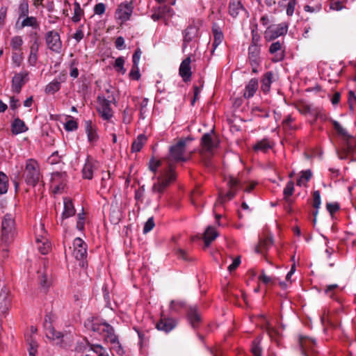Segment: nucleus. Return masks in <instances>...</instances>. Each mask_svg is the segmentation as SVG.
Instances as JSON below:
<instances>
[{"mask_svg":"<svg viewBox=\"0 0 356 356\" xmlns=\"http://www.w3.org/2000/svg\"><path fill=\"white\" fill-rule=\"evenodd\" d=\"M167 169L158 177L157 181L152 186L154 193H161L176 179V168L178 163V143L170 147L169 154L165 158Z\"/></svg>","mask_w":356,"mask_h":356,"instance_id":"nucleus-1","label":"nucleus"},{"mask_svg":"<svg viewBox=\"0 0 356 356\" xmlns=\"http://www.w3.org/2000/svg\"><path fill=\"white\" fill-rule=\"evenodd\" d=\"M92 331L102 334L106 342L111 344V348L114 349L118 355H122L124 350L118 341V337L115 334L114 330L109 324L104 322L101 323H92L91 325Z\"/></svg>","mask_w":356,"mask_h":356,"instance_id":"nucleus-2","label":"nucleus"},{"mask_svg":"<svg viewBox=\"0 0 356 356\" xmlns=\"http://www.w3.org/2000/svg\"><path fill=\"white\" fill-rule=\"evenodd\" d=\"M16 235L15 222L12 214H6L1 222V248L6 256L8 245L14 240Z\"/></svg>","mask_w":356,"mask_h":356,"instance_id":"nucleus-3","label":"nucleus"},{"mask_svg":"<svg viewBox=\"0 0 356 356\" xmlns=\"http://www.w3.org/2000/svg\"><path fill=\"white\" fill-rule=\"evenodd\" d=\"M23 176L28 185L35 186L40 181L41 178L40 166L35 160L32 159L26 160Z\"/></svg>","mask_w":356,"mask_h":356,"instance_id":"nucleus-4","label":"nucleus"},{"mask_svg":"<svg viewBox=\"0 0 356 356\" xmlns=\"http://www.w3.org/2000/svg\"><path fill=\"white\" fill-rule=\"evenodd\" d=\"M288 29L289 24L287 22L269 25L264 33V39L266 42L273 41L280 36L285 35Z\"/></svg>","mask_w":356,"mask_h":356,"instance_id":"nucleus-5","label":"nucleus"},{"mask_svg":"<svg viewBox=\"0 0 356 356\" xmlns=\"http://www.w3.org/2000/svg\"><path fill=\"white\" fill-rule=\"evenodd\" d=\"M179 308L184 309L186 318L191 326L197 327L202 321L201 314L197 305H188L185 302H179Z\"/></svg>","mask_w":356,"mask_h":356,"instance_id":"nucleus-6","label":"nucleus"},{"mask_svg":"<svg viewBox=\"0 0 356 356\" xmlns=\"http://www.w3.org/2000/svg\"><path fill=\"white\" fill-rule=\"evenodd\" d=\"M35 241L39 251L42 254H46L51 249V243L46 238L44 225L40 223L35 227Z\"/></svg>","mask_w":356,"mask_h":356,"instance_id":"nucleus-7","label":"nucleus"},{"mask_svg":"<svg viewBox=\"0 0 356 356\" xmlns=\"http://www.w3.org/2000/svg\"><path fill=\"white\" fill-rule=\"evenodd\" d=\"M72 254L74 258L79 261V265L84 266V259L87 255V245L86 243L79 237L76 238L72 244Z\"/></svg>","mask_w":356,"mask_h":356,"instance_id":"nucleus-8","label":"nucleus"},{"mask_svg":"<svg viewBox=\"0 0 356 356\" xmlns=\"http://www.w3.org/2000/svg\"><path fill=\"white\" fill-rule=\"evenodd\" d=\"M238 181L234 177H230L227 182V186L229 188L228 191L223 193L220 191L219 192V197L217 202L222 204L234 198L238 190Z\"/></svg>","mask_w":356,"mask_h":356,"instance_id":"nucleus-9","label":"nucleus"},{"mask_svg":"<svg viewBox=\"0 0 356 356\" xmlns=\"http://www.w3.org/2000/svg\"><path fill=\"white\" fill-rule=\"evenodd\" d=\"M195 60V55L190 54L185 58L179 65V76L184 82H189L191 80L192 71L191 63Z\"/></svg>","mask_w":356,"mask_h":356,"instance_id":"nucleus-10","label":"nucleus"},{"mask_svg":"<svg viewBox=\"0 0 356 356\" xmlns=\"http://www.w3.org/2000/svg\"><path fill=\"white\" fill-rule=\"evenodd\" d=\"M111 101L106 99L103 96H99L97 97V111L102 118L106 121L110 120L113 116V111L111 107Z\"/></svg>","mask_w":356,"mask_h":356,"instance_id":"nucleus-11","label":"nucleus"},{"mask_svg":"<svg viewBox=\"0 0 356 356\" xmlns=\"http://www.w3.org/2000/svg\"><path fill=\"white\" fill-rule=\"evenodd\" d=\"M133 8L132 1H126L121 3L115 10V18L120 20L122 23L127 22L131 17Z\"/></svg>","mask_w":356,"mask_h":356,"instance_id":"nucleus-12","label":"nucleus"},{"mask_svg":"<svg viewBox=\"0 0 356 356\" xmlns=\"http://www.w3.org/2000/svg\"><path fill=\"white\" fill-rule=\"evenodd\" d=\"M193 138L187 137L184 139H179V161H186L190 159L195 149L190 147Z\"/></svg>","mask_w":356,"mask_h":356,"instance_id":"nucleus-13","label":"nucleus"},{"mask_svg":"<svg viewBox=\"0 0 356 356\" xmlns=\"http://www.w3.org/2000/svg\"><path fill=\"white\" fill-rule=\"evenodd\" d=\"M66 174L65 172H54L51 175V187L54 193H61L65 186Z\"/></svg>","mask_w":356,"mask_h":356,"instance_id":"nucleus-14","label":"nucleus"},{"mask_svg":"<svg viewBox=\"0 0 356 356\" xmlns=\"http://www.w3.org/2000/svg\"><path fill=\"white\" fill-rule=\"evenodd\" d=\"M46 43L48 47L53 51L59 53L62 49V42L60 35L55 31H50L46 35Z\"/></svg>","mask_w":356,"mask_h":356,"instance_id":"nucleus-15","label":"nucleus"},{"mask_svg":"<svg viewBox=\"0 0 356 356\" xmlns=\"http://www.w3.org/2000/svg\"><path fill=\"white\" fill-rule=\"evenodd\" d=\"M269 53L273 55V62L282 61L285 58V47L284 42L280 41L273 42L269 47Z\"/></svg>","mask_w":356,"mask_h":356,"instance_id":"nucleus-16","label":"nucleus"},{"mask_svg":"<svg viewBox=\"0 0 356 356\" xmlns=\"http://www.w3.org/2000/svg\"><path fill=\"white\" fill-rule=\"evenodd\" d=\"M260 53L261 48L260 47H254L253 45H250L248 47V60L252 68V72H257V67L260 64L261 58H260Z\"/></svg>","mask_w":356,"mask_h":356,"instance_id":"nucleus-17","label":"nucleus"},{"mask_svg":"<svg viewBox=\"0 0 356 356\" xmlns=\"http://www.w3.org/2000/svg\"><path fill=\"white\" fill-rule=\"evenodd\" d=\"M98 168V163L90 156H88L82 169V175L84 179H91L93 174Z\"/></svg>","mask_w":356,"mask_h":356,"instance_id":"nucleus-18","label":"nucleus"},{"mask_svg":"<svg viewBox=\"0 0 356 356\" xmlns=\"http://www.w3.org/2000/svg\"><path fill=\"white\" fill-rule=\"evenodd\" d=\"M223 23L221 24L218 22H213L212 24V33L213 35V50L212 52L216 49V48L224 40V34L222 33V26Z\"/></svg>","mask_w":356,"mask_h":356,"instance_id":"nucleus-19","label":"nucleus"},{"mask_svg":"<svg viewBox=\"0 0 356 356\" xmlns=\"http://www.w3.org/2000/svg\"><path fill=\"white\" fill-rule=\"evenodd\" d=\"M28 72H21L15 74L12 79V90L19 93L27 81Z\"/></svg>","mask_w":356,"mask_h":356,"instance_id":"nucleus-20","label":"nucleus"},{"mask_svg":"<svg viewBox=\"0 0 356 356\" xmlns=\"http://www.w3.org/2000/svg\"><path fill=\"white\" fill-rule=\"evenodd\" d=\"M202 149L208 152H211L218 145L216 138H214L211 134H204L201 138Z\"/></svg>","mask_w":356,"mask_h":356,"instance_id":"nucleus-21","label":"nucleus"},{"mask_svg":"<svg viewBox=\"0 0 356 356\" xmlns=\"http://www.w3.org/2000/svg\"><path fill=\"white\" fill-rule=\"evenodd\" d=\"M228 12L233 18H236L241 12L246 13V10L241 0H230L228 6Z\"/></svg>","mask_w":356,"mask_h":356,"instance_id":"nucleus-22","label":"nucleus"},{"mask_svg":"<svg viewBox=\"0 0 356 356\" xmlns=\"http://www.w3.org/2000/svg\"><path fill=\"white\" fill-rule=\"evenodd\" d=\"M75 214V209L74 205L69 198L64 199V211L61 216V225H64V220L73 216Z\"/></svg>","mask_w":356,"mask_h":356,"instance_id":"nucleus-23","label":"nucleus"},{"mask_svg":"<svg viewBox=\"0 0 356 356\" xmlns=\"http://www.w3.org/2000/svg\"><path fill=\"white\" fill-rule=\"evenodd\" d=\"M273 147V143L268 138H263L257 141L253 146L252 149L254 152H266Z\"/></svg>","mask_w":356,"mask_h":356,"instance_id":"nucleus-24","label":"nucleus"},{"mask_svg":"<svg viewBox=\"0 0 356 356\" xmlns=\"http://www.w3.org/2000/svg\"><path fill=\"white\" fill-rule=\"evenodd\" d=\"M257 89H258V80L254 78L251 79L245 88L243 97L245 99H249L250 97H252L254 95V94L256 93Z\"/></svg>","mask_w":356,"mask_h":356,"instance_id":"nucleus-25","label":"nucleus"},{"mask_svg":"<svg viewBox=\"0 0 356 356\" xmlns=\"http://www.w3.org/2000/svg\"><path fill=\"white\" fill-rule=\"evenodd\" d=\"M273 241L271 238H265L260 239L258 245L255 248V252L263 255H266L268 250L272 247Z\"/></svg>","mask_w":356,"mask_h":356,"instance_id":"nucleus-26","label":"nucleus"},{"mask_svg":"<svg viewBox=\"0 0 356 356\" xmlns=\"http://www.w3.org/2000/svg\"><path fill=\"white\" fill-rule=\"evenodd\" d=\"M28 130L24 122L19 118H15L11 124V131L14 135L24 133Z\"/></svg>","mask_w":356,"mask_h":356,"instance_id":"nucleus-27","label":"nucleus"},{"mask_svg":"<svg viewBox=\"0 0 356 356\" xmlns=\"http://www.w3.org/2000/svg\"><path fill=\"white\" fill-rule=\"evenodd\" d=\"M176 326V323L171 318H163L157 324L156 328L165 332H169Z\"/></svg>","mask_w":356,"mask_h":356,"instance_id":"nucleus-28","label":"nucleus"},{"mask_svg":"<svg viewBox=\"0 0 356 356\" xmlns=\"http://www.w3.org/2000/svg\"><path fill=\"white\" fill-rule=\"evenodd\" d=\"M218 236V233L214 227L211 226L208 227L205 230L203 236L205 247L208 248L212 241L217 238Z\"/></svg>","mask_w":356,"mask_h":356,"instance_id":"nucleus-29","label":"nucleus"},{"mask_svg":"<svg viewBox=\"0 0 356 356\" xmlns=\"http://www.w3.org/2000/svg\"><path fill=\"white\" fill-rule=\"evenodd\" d=\"M39 44L35 41L30 47V52L27 61L31 66H35L38 58Z\"/></svg>","mask_w":356,"mask_h":356,"instance_id":"nucleus-30","label":"nucleus"},{"mask_svg":"<svg viewBox=\"0 0 356 356\" xmlns=\"http://www.w3.org/2000/svg\"><path fill=\"white\" fill-rule=\"evenodd\" d=\"M300 346L301 348L302 353L305 356H309L308 350H311L312 351H314L315 343L313 340L307 337H300Z\"/></svg>","mask_w":356,"mask_h":356,"instance_id":"nucleus-31","label":"nucleus"},{"mask_svg":"<svg viewBox=\"0 0 356 356\" xmlns=\"http://www.w3.org/2000/svg\"><path fill=\"white\" fill-rule=\"evenodd\" d=\"M10 304L9 291L7 289L3 288L0 292V309L1 312H6L10 306Z\"/></svg>","mask_w":356,"mask_h":356,"instance_id":"nucleus-32","label":"nucleus"},{"mask_svg":"<svg viewBox=\"0 0 356 356\" xmlns=\"http://www.w3.org/2000/svg\"><path fill=\"white\" fill-rule=\"evenodd\" d=\"M273 72H266L261 80V89L264 93H267L270 90L271 83H273Z\"/></svg>","mask_w":356,"mask_h":356,"instance_id":"nucleus-33","label":"nucleus"},{"mask_svg":"<svg viewBox=\"0 0 356 356\" xmlns=\"http://www.w3.org/2000/svg\"><path fill=\"white\" fill-rule=\"evenodd\" d=\"M296 108L302 114H316V111L309 104L305 101H298L295 104Z\"/></svg>","mask_w":356,"mask_h":356,"instance_id":"nucleus-34","label":"nucleus"},{"mask_svg":"<svg viewBox=\"0 0 356 356\" xmlns=\"http://www.w3.org/2000/svg\"><path fill=\"white\" fill-rule=\"evenodd\" d=\"M147 141V138L143 134H140L137 138L133 142L131 150L134 152H138L141 150L143 145Z\"/></svg>","mask_w":356,"mask_h":356,"instance_id":"nucleus-35","label":"nucleus"},{"mask_svg":"<svg viewBox=\"0 0 356 356\" xmlns=\"http://www.w3.org/2000/svg\"><path fill=\"white\" fill-rule=\"evenodd\" d=\"M250 350L253 356L262 355V348L261 346V339L259 337H257L253 340Z\"/></svg>","mask_w":356,"mask_h":356,"instance_id":"nucleus-36","label":"nucleus"},{"mask_svg":"<svg viewBox=\"0 0 356 356\" xmlns=\"http://www.w3.org/2000/svg\"><path fill=\"white\" fill-rule=\"evenodd\" d=\"M23 19L21 22L19 29H23L26 26H29L32 28H36L38 25L37 19L35 17H28V15L25 17H22Z\"/></svg>","mask_w":356,"mask_h":356,"instance_id":"nucleus-37","label":"nucleus"},{"mask_svg":"<svg viewBox=\"0 0 356 356\" xmlns=\"http://www.w3.org/2000/svg\"><path fill=\"white\" fill-rule=\"evenodd\" d=\"M18 13H19V19L17 22V26L18 25L19 20L22 17H26L29 14V4L26 1L23 0L19 3V7H18Z\"/></svg>","mask_w":356,"mask_h":356,"instance_id":"nucleus-38","label":"nucleus"},{"mask_svg":"<svg viewBox=\"0 0 356 356\" xmlns=\"http://www.w3.org/2000/svg\"><path fill=\"white\" fill-rule=\"evenodd\" d=\"M46 336L47 338L51 340L59 339L63 337V334L60 332L57 331L54 327L49 325L46 327Z\"/></svg>","mask_w":356,"mask_h":356,"instance_id":"nucleus-39","label":"nucleus"},{"mask_svg":"<svg viewBox=\"0 0 356 356\" xmlns=\"http://www.w3.org/2000/svg\"><path fill=\"white\" fill-rule=\"evenodd\" d=\"M293 192L294 183L292 181H289L287 182L283 191L284 199L285 200L286 202H290V197L293 194Z\"/></svg>","mask_w":356,"mask_h":356,"instance_id":"nucleus-40","label":"nucleus"},{"mask_svg":"<svg viewBox=\"0 0 356 356\" xmlns=\"http://www.w3.org/2000/svg\"><path fill=\"white\" fill-rule=\"evenodd\" d=\"M26 341L29 345V356H35L37 353L38 344L31 336H26Z\"/></svg>","mask_w":356,"mask_h":356,"instance_id":"nucleus-41","label":"nucleus"},{"mask_svg":"<svg viewBox=\"0 0 356 356\" xmlns=\"http://www.w3.org/2000/svg\"><path fill=\"white\" fill-rule=\"evenodd\" d=\"M86 133L88 141L90 143H94L97 141L98 136L96 133V130L92 127L90 122H87Z\"/></svg>","mask_w":356,"mask_h":356,"instance_id":"nucleus-42","label":"nucleus"},{"mask_svg":"<svg viewBox=\"0 0 356 356\" xmlns=\"http://www.w3.org/2000/svg\"><path fill=\"white\" fill-rule=\"evenodd\" d=\"M312 172L309 170L302 171L301 172V175L299 177V179L297 181V185L301 186H306L307 183L309 181V180L312 177Z\"/></svg>","mask_w":356,"mask_h":356,"instance_id":"nucleus-43","label":"nucleus"},{"mask_svg":"<svg viewBox=\"0 0 356 356\" xmlns=\"http://www.w3.org/2000/svg\"><path fill=\"white\" fill-rule=\"evenodd\" d=\"M197 31V30L195 27L188 26L185 31L184 42H186V41H191L192 38L196 35ZM185 47V43H184L183 51H184Z\"/></svg>","mask_w":356,"mask_h":356,"instance_id":"nucleus-44","label":"nucleus"},{"mask_svg":"<svg viewBox=\"0 0 356 356\" xmlns=\"http://www.w3.org/2000/svg\"><path fill=\"white\" fill-rule=\"evenodd\" d=\"M197 31V30L195 27L188 26L185 31L184 42H186V41H191L192 38L196 35ZM185 47V43H184L183 51H184Z\"/></svg>","mask_w":356,"mask_h":356,"instance_id":"nucleus-45","label":"nucleus"},{"mask_svg":"<svg viewBox=\"0 0 356 356\" xmlns=\"http://www.w3.org/2000/svg\"><path fill=\"white\" fill-rule=\"evenodd\" d=\"M8 178L7 175L0 172V194H5L8 191Z\"/></svg>","mask_w":356,"mask_h":356,"instance_id":"nucleus-46","label":"nucleus"},{"mask_svg":"<svg viewBox=\"0 0 356 356\" xmlns=\"http://www.w3.org/2000/svg\"><path fill=\"white\" fill-rule=\"evenodd\" d=\"M23 44L24 41L22 36L15 35L10 39V47L14 50V51L20 50V48Z\"/></svg>","mask_w":356,"mask_h":356,"instance_id":"nucleus-47","label":"nucleus"},{"mask_svg":"<svg viewBox=\"0 0 356 356\" xmlns=\"http://www.w3.org/2000/svg\"><path fill=\"white\" fill-rule=\"evenodd\" d=\"M60 87V83L56 79L50 82L45 88V92L48 94H54L58 91Z\"/></svg>","mask_w":356,"mask_h":356,"instance_id":"nucleus-48","label":"nucleus"},{"mask_svg":"<svg viewBox=\"0 0 356 356\" xmlns=\"http://www.w3.org/2000/svg\"><path fill=\"white\" fill-rule=\"evenodd\" d=\"M124 58L121 56L115 59L113 66L117 72L122 74H124L126 73V69L124 67Z\"/></svg>","mask_w":356,"mask_h":356,"instance_id":"nucleus-49","label":"nucleus"},{"mask_svg":"<svg viewBox=\"0 0 356 356\" xmlns=\"http://www.w3.org/2000/svg\"><path fill=\"white\" fill-rule=\"evenodd\" d=\"M24 60L23 53L20 51H13L12 53V62L15 67H19Z\"/></svg>","mask_w":356,"mask_h":356,"instance_id":"nucleus-50","label":"nucleus"},{"mask_svg":"<svg viewBox=\"0 0 356 356\" xmlns=\"http://www.w3.org/2000/svg\"><path fill=\"white\" fill-rule=\"evenodd\" d=\"M83 14V11L81 9L80 4L77 2L74 3V15L72 19L74 22H78L81 20V16Z\"/></svg>","mask_w":356,"mask_h":356,"instance_id":"nucleus-51","label":"nucleus"},{"mask_svg":"<svg viewBox=\"0 0 356 356\" xmlns=\"http://www.w3.org/2000/svg\"><path fill=\"white\" fill-rule=\"evenodd\" d=\"M161 165V161L154 157H152L148 163L149 170L154 175L157 172L158 168Z\"/></svg>","mask_w":356,"mask_h":356,"instance_id":"nucleus-52","label":"nucleus"},{"mask_svg":"<svg viewBox=\"0 0 356 356\" xmlns=\"http://www.w3.org/2000/svg\"><path fill=\"white\" fill-rule=\"evenodd\" d=\"M346 139L347 153L352 154L356 147V139L349 135L346 138Z\"/></svg>","mask_w":356,"mask_h":356,"instance_id":"nucleus-53","label":"nucleus"},{"mask_svg":"<svg viewBox=\"0 0 356 356\" xmlns=\"http://www.w3.org/2000/svg\"><path fill=\"white\" fill-rule=\"evenodd\" d=\"M90 349L98 355V356H109L108 353L101 345L90 344Z\"/></svg>","mask_w":356,"mask_h":356,"instance_id":"nucleus-54","label":"nucleus"},{"mask_svg":"<svg viewBox=\"0 0 356 356\" xmlns=\"http://www.w3.org/2000/svg\"><path fill=\"white\" fill-rule=\"evenodd\" d=\"M321 204V194L319 191H315L313 193V207L316 209L314 215L318 213V210L320 208Z\"/></svg>","mask_w":356,"mask_h":356,"instance_id":"nucleus-55","label":"nucleus"},{"mask_svg":"<svg viewBox=\"0 0 356 356\" xmlns=\"http://www.w3.org/2000/svg\"><path fill=\"white\" fill-rule=\"evenodd\" d=\"M322 5L321 2L314 4L306 5L304 6V10L308 13H316L321 10Z\"/></svg>","mask_w":356,"mask_h":356,"instance_id":"nucleus-56","label":"nucleus"},{"mask_svg":"<svg viewBox=\"0 0 356 356\" xmlns=\"http://www.w3.org/2000/svg\"><path fill=\"white\" fill-rule=\"evenodd\" d=\"M339 288L337 284H330L325 289V293L331 298H334L335 290Z\"/></svg>","mask_w":356,"mask_h":356,"instance_id":"nucleus-57","label":"nucleus"},{"mask_svg":"<svg viewBox=\"0 0 356 356\" xmlns=\"http://www.w3.org/2000/svg\"><path fill=\"white\" fill-rule=\"evenodd\" d=\"M130 79L133 80H138L140 78L138 65L133 64V67L129 74Z\"/></svg>","mask_w":356,"mask_h":356,"instance_id":"nucleus-58","label":"nucleus"},{"mask_svg":"<svg viewBox=\"0 0 356 356\" xmlns=\"http://www.w3.org/2000/svg\"><path fill=\"white\" fill-rule=\"evenodd\" d=\"M296 4L297 0H289L286 9V13L288 16L291 17L293 15Z\"/></svg>","mask_w":356,"mask_h":356,"instance_id":"nucleus-59","label":"nucleus"},{"mask_svg":"<svg viewBox=\"0 0 356 356\" xmlns=\"http://www.w3.org/2000/svg\"><path fill=\"white\" fill-rule=\"evenodd\" d=\"M180 259L184 262H193L195 261V258L193 256L179 249V260Z\"/></svg>","mask_w":356,"mask_h":356,"instance_id":"nucleus-60","label":"nucleus"},{"mask_svg":"<svg viewBox=\"0 0 356 356\" xmlns=\"http://www.w3.org/2000/svg\"><path fill=\"white\" fill-rule=\"evenodd\" d=\"M155 223L153 217L148 218L144 225L143 233L147 234L154 227Z\"/></svg>","mask_w":356,"mask_h":356,"instance_id":"nucleus-61","label":"nucleus"},{"mask_svg":"<svg viewBox=\"0 0 356 356\" xmlns=\"http://www.w3.org/2000/svg\"><path fill=\"white\" fill-rule=\"evenodd\" d=\"M334 129L337 131L339 135L343 136L344 138H346L348 134L345 129L342 127V126L337 121H334L333 123Z\"/></svg>","mask_w":356,"mask_h":356,"instance_id":"nucleus-62","label":"nucleus"},{"mask_svg":"<svg viewBox=\"0 0 356 356\" xmlns=\"http://www.w3.org/2000/svg\"><path fill=\"white\" fill-rule=\"evenodd\" d=\"M348 104L351 110H354L356 106V96L353 91L348 92Z\"/></svg>","mask_w":356,"mask_h":356,"instance_id":"nucleus-63","label":"nucleus"},{"mask_svg":"<svg viewBox=\"0 0 356 356\" xmlns=\"http://www.w3.org/2000/svg\"><path fill=\"white\" fill-rule=\"evenodd\" d=\"M132 111L129 108H126L123 112V122L125 124H129L132 120Z\"/></svg>","mask_w":356,"mask_h":356,"instance_id":"nucleus-64","label":"nucleus"}]
</instances>
